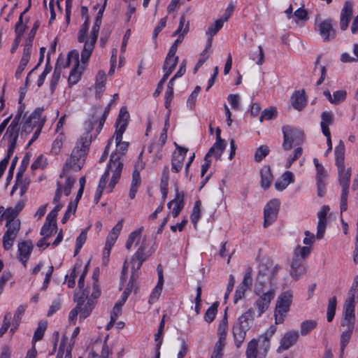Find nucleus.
Returning a JSON list of instances; mask_svg holds the SVG:
<instances>
[{
    "label": "nucleus",
    "mask_w": 358,
    "mask_h": 358,
    "mask_svg": "<svg viewBox=\"0 0 358 358\" xmlns=\"http://www.w3.org/2000/svg\"><path fill=\"white\" fill-rule=\"evenodd\" d=\"M86 124H88V131L83 134L78 140L76 147L72 150L70 157L66 159L64 164L62 171L60 173V178L65 176L69 171L77 172L80 171L85 162L92 143V136L91 131L93 129L94 122L89 120Z\"/></svg>",
    "instance_id": "obj_1"
},
{
    "label": "nucleus",
    "mask_w": 358,
    "mask_h": 358,
    "mask_svg": "<svg viewBox=\"0 0 358 358\" xmlns=\"http://www.w3.org/2000/svg\"><path fill=\"white\" fill-rule=\"evenodd\" d=\"M107 1H103V3L100 6L99 11L96 14L95 22L94 26L92 29V31L90 34V36L89 39H87V33L89 29V18L86 17L85 22L81 26L79 31L78 41L80 43L85 42L84 48L81 52V62L83 63H85L90 59L94 48V45L96 42L98 38V34L99 31L100 26L101 24V19L103 17V13L105 10Z\"/></svg>",
    "instance_id": "obj_2"
},
{
    "label": "nucleus",
    "mask_w": 358,
    "mask_h": 358,
    "mask_svg": "<svg viewBox=\"0 0 358 358\" xmlns=\"http://www.w3.org/2000/svg\"><path fill=\"white\" fill-rule=\"evenodd\" d=\"M124 134V125L122 126L120 129H116L115 131V143L116 149L114 152L112 153L109 162V164L106 169L109 171H112L113 176L110 182L108 185L110 191L114 188L115 185L117 183L123 168V163L121 158L126 154L128 148L129 143L122 141V136Z\"/></svg>",
    "instance_id": "obj_3"
},
{
    "label": "nucleus",
    "mask_w": 358,
    "mask_h": 358,
    "mask_svg": "<svg viewBox=\"0 0 358 358\" xmlns=\"http://www.w3.org/2000/svg\"><path fill=\"white\" fill-rule=\"evenodd\" d=\"M147 247L148 245L146 239L143 238L138 250L131 257V264L132 273L127 287L125 288V290L129 291L130 293L135 288V282L136 279L135 273L140 269L143 262L152 255V252H145Z\"/></svg>",
    "instance_id": "obj_4"
},
{
    "label": "nucleus",
    "mask_w": 358,
    "mask_h": 358,
    "mask_svg": "<svg viewBox=\"0 0 358 358\" xmlns=\"http://www.w3.org/2000/svg\"><path fill=\"white\" fill-rule=\"evenodd\" d=\"M337 167L339 183L342 188L340 203V210L342 213L347 210L348 208V196L351 177V170L350 168L345 169V165L338 166Z\"/></svg>",
    "instance_id": "obj_5"
},
{
    "label": "nucleus",
    "mask_w": 358,
    "mask_h": 358,
    "mask_svg": "<svg viewBox=\"0 0 358 358\" xmlns=\"http://www.w3.org/2000/svg\"><path fill=\"white\" fill-rule=\"evenodd\" d=\"M292 293L291 291H286L280 294L276 301L274 312L275 324H282L292 303Z\"/></svg>",
    "instance_id": "obj_6"
},
{
    "label": "nucleus",
    "mask_w": 358,
    "mask_h": 358,
    "mask_svg": "<svg viewBox=\"0 0 358 358\" xmlns=\"http://www.w3.org/2000/svg\"><path fill=\"white\" fill-rule=\"evenodd\" d=\"M284 141L282 148L285 150H289L292 145H299L303 141V132L301 129L291 127L284 126L282 129Z\"/></svg>",
    "instance_id": "obj_7"
},
{
    "label": "nucleus",
    "mask_w": 358,
    "mask_h": 358,
    "mask_svg": "<svg viewBox=\"0 0 358 358\" xmlns=\"http://www.w3.org/2000/svg\"><path fill=\"white\" fill-rule=\"evenodd\" d=\"M271 287L275 288V285L269 275V269L265 267L259 270L258 273L255 283V293L260 294L261 292L266 291Z\"/></svg>",
    "instance_id": "obj_8"
},
{
    "label": "nucleus",
    "mask_w": 358,
    "mask_h": 358,
    "mask_svg": "<svg viewBox=\"0 0 358 358\" xmlns=\"http://www.w3.org/2000/svg\"><path fill=\"white\" fill-rule=\"evenodd\" d=\"M315 30L319 33L323 41L327 42L335 38L336 32L331 19H326L315 24Z\"/></svg>",
    "instance_id": "obj_9"
},
{
    "label": "nucleus",
    "mask_w": 358,
    "mask_h": 358,
    "mask_svg": "<svg viewBox=\"0 0 358 358\" xmlns=\"http://www.w3.org/2000/svg\"><path fill=\"white\" fill-rule=\"evenodd\" d=\"M71 61L74 62V68L71 71L69 76V84L73 85L76 84L81 76V72L78 70L79 66L78 52L76 50H73L69 52L66 58L65 64L62 65L63 68H67L71 65Z\"/></svg>",
    "instance_id": "obj_10"
},
{
    "label": "nucleus",
    "mask_w": 358,
    "mask_h": 358,
    "mask_svg": "<svg viewBox=\"0 0 358 358\" xmlns=\"http://www.w3.org/2000/svg\"><path fill=\"white\" fill-rule=\"evenodd\" d=\"M275 294V287H271L260 294H257L259 298L256 300L255 306L258 310V316H260L268 308L271 301L273 299Z\"/></svg>",
    "instance_id": "obj_11"
},
{
    "label": "nucleus",
    "mask_w": 358,
    "mask_h": 358,
    "mask_svg": "<svg viewBox=\"0 0 358 358\" xmlns=\"http://www.w3.org/2000/svg\"><path fill=\"white\" fill-rule=\"evenodd\" d=\"M20 119V115H16L12 120L10 125L8 127L7 130L3 135L2 141L7 142V143L13 144L16 145L17 140L19 136V122Z\"/></svg>",
    "instance_id": "obj_12"
},
{
    "label": "nucleus",
    "mask_w": 358,
    "mask_h": 358,
    "mask_svg": "<svg viewBox=\"0 0 358 358\" xmlns=\"http://www.w3.org/2000/svg\"><path fill=\"white\" fill-rule=\"evenodd\" d=\"M178 152H174L171 159V171L173 173L180 172L184 165V162L186 157L187 148L179 146L177 143H175Z\"/></svg>",
    "instance_id": "obj_13"
},
{
    "label": "nucleus",
    "mask_w": 358,
    "mask_h": 358,
    "mask_svg": "<svg viewBox=\"0 0 358 358\" xmlns=\"http://www.w3.org/2000/svg\"><path fill=\"white\" fill-rule=\"evenodd\" d=\"M279 209V201L273 199L269 201L264 208V227H267L271 224L277 218Z\"/></svg>",
    "instance_id": "obj_14"
},
{
    "label": "nucleus",
    "mask_w": 358,
    "mask_h": 358,
    "mask_svg": "<svg viewBox=\"0 0 358 358\" xmlns=\"http://www.w3.org/2000/svg\"><path fill=\"white\" fill-rule=\"evenodd\" d=\"M276 331L275 326H271L270 328L258 338V343H259V356L260 358H265L266 355L270 348V339Z\"/></svg>",
    "instance_id": "obj_15"
},
{
    "label": "nucleus",
    "mask_w": 358,
    "mask_h": 358,
    "mask_svg": "<svg viewBox=\"0 0 358 358\" xmlns=\"http://www.w3.org/2000/svg\"><path fill=\"white\" fill-rule=\"evenodd\" d=\"M329 211L328 206H323L317 213L318 223L316 238L322 239L324 237L327 227V215Z\"/></svg>",
    "instance_id": "obj_16"
},
{
    "label": "nucleus",
    "mask_w": 358,
    "mask_h": 358,
    "mask_svg": "<svg viewBox=\"0 0 358 358\" xmlns=\"http://www.w3.org/2000/svg\"><path fill=\"white\" fill-rule=\"evenodd\" d=\"M355 322V304L349 303H344V317L341 322V326L354 328Z\"/></svg>",
    "instance_id": "obj_17"
},
{
    "label": "nucleus",
    "mask_w": 358,
    "mask_h": 358,
    "mask_svg": "<svg viewBox=\"0 0 358 358\" xmlns=\"http://www.w3.org/2000/svg\"><path fill=\"white\" fill-rule=\"evenodd\" d=\"M306 271L304 261H302V258H299L297 256L296 257H293L289 271L291 276L297 280L301 275L305 274Z\"/></svg>",
    "instance_id": "obj_18"
},
{
    "label": "nucleus",
    "mask_w": 358,
    "mask_h": 358,
    "mask_svg": "<svg viewBox=\"0 0 358 358\" xmlns=\"http://www.w3.org/2000/svg\"><path fill=\"white\" fill-rule=\"evenodd\" d=\"M353 13L352 5L350 2L346 1L341 12L340 28L342 31H345L351 20Z\"/></svg>",
    "instance_id": "obj_19"
},
{
    "label": "nucleus",
    "mask_w": 358,
    "mask_h": 358,
    "mask_svg": "<svg viewBox=\"0 0 358 358\" xmlns=\"http://www.w3.org/2000/svg\"><path fill=\"white\" fill-rule=\"evenodd\" d=\"M299 338V334L295 331H288L285 334L280 341L278 351L287 350L294 345Z\"/></svg>",
    "instance_id": "obj_20"
},
{
    "label": "nucleus",
    "mask_w": 358,
    "mask_h": 358,
    "mask_svg": "<svg viewBox=\"0 0 358 358\" xmlns=\"http://www.w3.org/2000/svg\"><path fill=\"white\" fill-rule=\"evenodd\" d=\"M173 206L171 215L173 217H176L184 207V193L182 192H177L174 199L168 203L169 208Z\"/></svg>",
    "instance_id": "obj_21"
},
{
    "label": "nucleus",
    "mask_w": 358,
    "mask_h": 358,
    "mask_svg": "<svg viewBox=\"0 0 358 358\" xmlns=\"http://www.w3.org/2000/svg\"><path fill=\"white\" fill-rule=\"evenodd\" d=\"M254 315V310L252 308H250L238 318L235 324L245 329L246 331H248L253 322Z\"/></svg>",
    "instance_id": "obj_22"
},
{
    "label": "nucleus",
    "mask_w": 358,
    "mask_h": 358,
    "mask_svg": "<svg viewBox=\"0 0 358 358\" xmlns=\"http://www.w3.org/2000/svg\"><path fill=\"white\" fill-rule=\"evenodd\" d=\"M67 340L68 338L66 335H63L56 358H71V350L74 341H73L71 343L66 345V341Z\"/></svg>",
    "instance_id": "obj_23"
},
{
    "label": "nucleus",
    "mask_w": 358,
    "mask_h": 358,
    "mask_svg": "<svg viewBox=\"0 0 358 358\" xmlns=\"http://www.w3.org/2000/svg\"><path fill=\"white\" fill-rule=\"evenodd\" d=\"M291 103L295 109L301 110L306 104L304 91H296L291 96Z\"/></svg>",
    "instance_id": "obj_24"
},
{
    "label": "nucleus",
    "mask_w": 358,
    "mask_h": 358,
    "mask_svg": "<svg viewBox=\"0 0 358 358\" xmlns=\"http://www.w3.org/2000/svg\"><path fill=\"white\" fill-rule=\"evenodd\" d=\"M294 182L293 174L291 171H285L281 178L275 183V187L277 190L282 191L285 189L289 184Z\"/></svg>",
    "instance_id": "obj_25"
},
{
    "label": "nucleus",
    "mask_w": 358,
    "mask_h": 358,
    "mask_svg": "<svg viewBox=\"0 0 358 358\" xmlns=\"http://www.w3.org/2000/svg\"><path fill=\"white\" fill-rule=\"evenodd\" d=\"M226 143L224 141H216L213 147L207 152V157L214 156L217 159H220L221 155L225 149Z\"/></svg>",
    "instance_id": "obj_26"
},
{
    "label": "nucleus",
    "mask_w": 358,
    "mask_h": 358,
    "mask_svg": "<svg viewBox=\"0 0 358 358\" xmlns=\"http://www.w3.org/2000/svg\"><path fill=\"white\" fill-rule=\"evenodd\" d=\"M17 258L29 257L33 250V244L31 241H25L18 243Z\"/></svg>",
    "instance_id": "obj_27"
},
{
    "label": "nucleus",
    "mask_w": 358,
    "mask_h": 358,
    "mask_svg": "<svg viewBox=\"0 0 358 358\" xmlns=\"http://www.w3.org/2000/svg\"><path fill=\"white\" fill-rule=\"evenodd\" d=\"M321 122L320 126L323 134H327L330 132L329 129V125L333 123V115L331 112L324 111L321 115Z\"/></svg>",
    "instance_id": "obj_28"
},
{
    "label": "nucleus",
    "mask_w": 358,
    "mask_h": 358,
    "mask_svg": "<svg viewBox=\"0 0 358 358\" xmlns=\"http://www.w3.org/2000/svg\"><path fill=\"white\" fill-rule=\"evenodd\" d=\"M246 331L244 329L234 324L233 327V335L235 341V343L237 348H240L241 344L243 343L245 336Z\"/></svg>",
    "instance_id": "obj_29"
},
{
    "label": "nucleus",
    "mask_w": 358,
    "mask_h": 358,
    "mask_svg": "<svg viewBox=\"0 0 358 358\" xmlns=\"http://www.w3.org/2000/svg\"><path fill=\"white\" fill-rule=\"evenodd\" d=\"M129 117V113L126 107H122L117 119L116 120L117 129H120L122 126L124 125V132L126 130V128L128 124V119Z\"/></svg>",
    "instance_id": "obj_30"
},
{
    "label": "nucleus",
    "mask_w": 358,
    "mask_h": 358,
    "mask_svg": "<svg viewBox=\"0 0 358 358\" xmlns=\"http://www.w3.org/2000/svg\"><path fill=\"white\" fill-rule=\"evenodd\" d=\"M143 231V227H141L138 229L134 231L129 234L125 245L127 250H129L135 242L136 244H137L140 241Z\"/></svg>",
    "instance_id": "obj_31"
},
{
    "label": "nucleus",
    "mask_w": 358,
    "mask_h": 358,
    "mask_svg": "<svg viewBox=\"0 0 358 358\" xmlns=\"http://www.w3.org/2000/svg\"><path fill=\"white\" fill-rule=\"evenodd\" d=\"M109 172L110 171L108 170H106V171L101 178V180L99 181L98 187L94 195V201L95 203H98V202L99 201V199L102 195L103 190L106 186V180L109 176Z\"/></svg>",
    "instance_id": "obj_32"
},
{
    "label": "nucleus",
    "mask_w": 358,
    "mask_h": 358,
    "mask_svg": "<svg viewBox=\"0 0 358 358\" xmlns=\"http://www.w3.org/2000/svg\"><path fill=\"white\" fill-rule=\"evenodd\" d=\"M273 180V176L269 168H264L261 171V186L264 189L270 187Z\"/></svg>",
    "instance_id": "obj_33"
},
{
    "label": "nucleus",
    "mask_w": 358,
    "mask_h": 358,
    "mask_svg": "<svg viewBox=\"0 0 358 358\" xmlns=\"http://www.w3.org/2000/svg\"><path fill=\"white\" fill-rule=\"evenodd\" d=\"M335 157L336 166H342L344 164L345 159V145L342 141H340L338 145L335 148Z\"/></svg>",
    "instance_id": "obj_34"
},
{
    "label": "nucleus",
    "mask_w": 358,
    "mask_h": 358,
    "mask_svg": "<svg viewBox=\"0 0 358 358\" xmlns=\"http://www.w3.org/2000/svg\"><path fill=\"white\" fill-rule=\"evenodd\" d=\"M141 179L140 173H132V181L129 190V196L131 199H134L136 196L138 187L141 185Z\"/></svg>",
    "instance_id": "obj_35"
},
{
    "label": "nucleus",
    "mask_w": 358,
    "mask_h": 358,
    "mask_svg": "<svg viewBox=\"0 0 358 358\" xmlns=\"http://www.w3.org/2000/svg\"><path fill=\"white\" fill-rule=\"evenodd\" d=\"M94 306V301L93 299H88L87 302L84 305V302L80 306L79 315L80 319H85L88 317Z\"/></svg>",
    "instance_id": "obj_36"
},
{
    "label": "nucleus",
    "mask_w": 358,
    "mask_h": 358,
    "mask_svg": "<svg viewBox=\"0 0 358 358\" xmlns=\"http://www.w3.org/2000/svg\"><path fill=\"white\" fill-rule=\"evenodd\" d=\"M16 145L8 143V151L6 157L0 162V178L3 175L6 166L9 162V160L13 155Z\"/></svg>",
    "instance_id": "obj_37"
},
{
    "label": "nucleus",
    "mask_w": 358,
    "mask_h": 358,
    "mask_svg": "<svg viewBox=\"0 0 358 358\" xmlns=\"http://www.w3.org/2000/svg\"><path fill=\"white\" fill-rule=\"evenodd\" d=\"M61 59L59 58L57 61L56 66L54 70V73L52 74L51 80H50V90L52 92H53L59 83L60 76H61V66L60 63Z\"/></svg>",
    "instance_id": "obj_38"
},
{
    "label": "nucleus",
    "mask_w": 358,
    "mask_h": 358,
    "mask_svg": "<svg viewBox=\"0 0 358 358\" xmlns=\"http://www.w3.org/2000/svg\"><path fill=\"white\" fill-rule=\"evenodd\" d=\"M178 62V57H166L164 61V64L163 66V70L164 72L171 74V73L175 69Z\"/></svg>",
    "instance_id": "obj_39"
},
{
    "label": "nucleus",
    "mask_w": 358,
    "mask_h": 358,
    "mask_svg": "<svg viewBox=\"0 0 358 358\" xmlns=\"http://www.w3.org/2000/svg\"><path fill=\"white\" fill-rule=\"evenodd\" d=\"M337 305V299L336 296H332L329 299L327 306V319L329 322H331L335 315Z\"/></svg>",
    "instance_id": "obj_40"
},
{
    "label": "nucleus",
    "mask_w": 358,
    "mask_h": 358,
    "mask_svg": "<svg viewBox=\"0 0 358 358\" xmlns=\"http://www.w3.org/2000/svg\"><path fill=\"white\" fill-rule=\"evenodd\" d=\"M218 305L219 302L216 301L207 309L204 315V320L206 322L210 323L214 320L217 312Z\"/></svg>",
    "instance_id": "obj_41"
},
{
    "label": "nucleus",
    "mask_w": 358,
    "mask_h": 358,
    "mask_svg": "<svg viewBox=\"0 0 358 358\" xmlns=\"http://www.w3.org/2000/svg\"><path fill=\"white\" fill-rule=\"evenodd\" d=\"M257 347L258 341L256 339H252L248 343L245 352L247 358H257Z\"/></svg>",
    "instance_id": "obj_42"
},
{
    "label": "nucleus",
    "mask_w": 358,
    "mask_h": 358,
    "mask_svg": "<svg viewBox=\"0 0 358 358\" xmlns=\"http://www.w3.org/2000/svg\"><path fill=\"white\" fill-rule=\"evenodd\" d=\"M317 326V322L315 320H306L301 324L300 332L302 336L308 334Z\"/></svg>",
    "instance_id": "obj_43"
},
{
    "label": "nucleus",
    "mask_w": 358,
    "mask_h": 358,
    "mask_svg": "<svg viewBox=\"0 0 358 358\" xmlns=\"http://www.w3.org/2000/svg\"><path fill=\"white\" fill-rule=\"evenodd\" d=\"M85 292H83V294H81V295L78 296L77 299V306H76V308L71 310V311L69 313V320L70 322L74 321L78 315L79 314L78 308H80V306H81L83 303L85 302Z\"/></svg>",
    "instance_id": "obj_44"
},
{
    "label": "nucleus",
    "mask_w": 358,
    "mask_h": 358,
    "mask_svg": "<svg viewBox=\"0 0 358 358\" xmlns=\"http://www.w3.org/2000/svg\"><path fill=\"white\" fill-rule=\"evenodd\" d=\"M189 31V22H186L185 16L182 15L180 19V23L178 29L173 32V36L181 34L184 36Z\"/></svg>",
    "instance_id": "obj_45"
},
{
    "label": "nucleus",
    "mask_w": 358,
    "mask_h": 358,
    "mask_svg": "<svg viewBox=\"0 0 358 358\" xmlns=\"http://www.w3.org/2000/svg\"><path fill=\"white\" fill-rule=\"evenodd\" d=\"M227 309L225 310V313L224 317L218 327L217 334L219 335V338H222L226 340L227 331L228 327V321H227Z\"/></svg>",
    "instance_id": "obj_46"
},
{
    "label": "nucleus",
    "mask_w": 358,
    "mask_h": 358,
    "mask_svg": "<svg viewBox=\"0 0 358 358\" xmlns=\"http://www.w3.org/2000/svg\"><path fill=\"white\" fill-rule=\"evenodd\" d=\"M63 206L62 204H57L51 210L46 217V222L45 223H49L50 224H52L53 226H57L56 218L58 214V212L62 208Z\"/></svg>",
    "instance_id": "obj_47"
},
{
    "label": "nucleus",
    "mask_w": 358,
    "mask_h": 358,
    "mask_svg": "<svg viewBox=\"0 0 358 358\" xmlns=\"http://www.w3.org/2000/svg\"><path fill=\"white\" fill-rule=\"evenodd\" d=\"M223 24V20H217L213 24L208 27V30L206 31V35L213 38V36H215L219 31V30L222 29Z\"/></svg>",
    "instance_id": "obj_48"
},
{
    "label": "nucleus",
    "mask_w": 358,
    "mask_h": 358,
    "mask_svg": "<svg viewBox=\"0 0 358 358\" xmlns=\"http://www.w3.org/2000/svg\"><path fill=\"white\" fill-rule=\"evenodd\" d=\"M6 227L8 228L6 233L17 237L20 229V221L17 220L13 222L6 223Z\"/></svg>",
    "instance_id": "obj_49"
},
{
    "label": "nucleus",
    "mask_w": 358,
    "mask_h": 358,
    "mask_svg": "<svg viewBox=\"0 0 358 358\" xmlns=\"http://www.w3.org/2000/svg\"><path fill=\"white\" fill-rule=\"evenodd\" d=\"M225 339H223V337L219 338L218 341L215 343L212 358H222V352L225 345Z\"/></svg>",
    "instance_id": "obj_50"
},
{
    "label": "nucleus",
    "mask_w": 358,
    "mask_h": 358,
    "mask_svg": "<svg viewBox=\"0 0 358 358\" xmlns=\"http://www.w3.org/2000/svg\"><path fill=\"white\" fill-rule=\"evenodd\" d=\"M37 115V114H31L29 118L26 120L24 125L22 126L21 131L22 136H23L24 134L27 135L33 131L34 128L31 125V121H33L32 120H34V119L38 118Z\"/></svg>",
    "instance_id": "obj_51"
},
{
    "label": "nucleus",
    "mask_w": 358,
    "mask_h": 358,
    "mask_svg": "<svg viewBox=\"0 0 358 358\" xmlns=\"http://www.w3.org/2000/svg\"><path fill=\"white\" fill-rule=\"evenodd\" d=\"M310 253V248L307 246L301 247L298 245L294 251L293 257H296V256L299 258H302V261H304V259L306 258Z\"/></svg>",
    "instance_id": "obj_52"
},
{
    "label": "nucleus",
    "mask_w": 358,
    "mask_h": 358,
    "mask_svg": "<svg viewBox=\"0 0 358 358\" xmlns=\"http://www.w3.org/2000/svg\"><path fill=\"white\" fill-rule=\"evenodd\" d=\"M269 153V148L267 145H263L258 148L255 154V160L260 162Z\"/></svg>",
    "instance_id": "obj_53"
},
{
    "label": "nucleus",
    "mask_w": 358,
    "mask_h": 358,
    "mask_svg": "<svg viewBox=\"0 0 358 358\" xmlns=\"http://www.w3.org/2000/svg\"><path fill=\"white\" fill-rule=\"evenodd\" d=\"M57 232V226L49 223H45L41 229V235L45 238H48L54 233Z\"/></svg>",
    "instance_id": "obj_54"
},
{
    "label": "nucleus",
    "mask_w": 358,
    "mask_h": 358,
    "mask_svg": "<svg viewBox=\"0 0 358 358\" xmlns=\"http://www.w3.org/2000/svg\"><path fill=\"white\" fill-rule=\"evenodd\" d=\"M277 115L276 109L274 107H270L262 111L259 117V121L262 122L264 120H270L275 118Z\"/></svg>",
    "instance_id": "obj_55"
},
{
    "label": "nucleus",
    "mask_w": 358,
    "mask_h": 358,
    "mask_svg": "<svg viewBox=\"0 0 358 358\" xmlns=\"http://www.w3.org/2000/svg\"><path fill=\"white\" fill-rule=\"evenodd\" d=\"M354 328L347 327V330L342 333L341 336V350L343 352L348 343Z\"/></svg>",
    "instance_id": "obj_56"
},
{
    "label": "nucleus",
    "mask_w": 358,
    "mask_h": 358,
    "mask_svg": "<svg viewBox=\"0 0 358 358\" xmlns=\"http://www.w3.org/2000/svg\"><path fill=\"white\" fill-rule=\"evenodd\" d=\"M31 52V44L27 43L24 48L23 55L20 62V64L26 67L28 64Z\"/></svg>",
    "instance_id": "obj_57"
},
{
    "label": "nucleus",
    "mask_w": 358,
    "mask_h": 358,
    "mask_svg": "<svg viewBox=\"0 0 358 358\" xmlns=\"http://www.w3.org/2000/svg\"><path fill=\"white\" fill-rule=\"evenodd\" d=\"M244 287H247L248 289H250L252 285V270L251 268H248L246 270L243 279L241 283Z\"/></svg>",
    "instance_id": "obj_58"
},
{
    "label": "nucleus",
    "mask_w": 358,
    "mask_h": 358,
    "mask_svg": "<svg viewBox=\"0 0 358 358\" xmlns=\"http://www.w3.org/2000/svg\"><path fill=\"white\" fill-rule=\"evenodd\" d=\"M87 240V230L83 231L78 237L76 238V248H75V254L76 256L80 250L83 244L85 243Z\"/></svg>",
    "instance_id": "obj_59"
},
{
    "label": "nucleus",
    "mask_w": 358,
    "mask_h": 358,
    "mask_svg": "<svg viewBox=\"0 0 358 358\" xmlns=\"http://www.w3.org/2000/svg\"><path fill=\"white\" fill-rule=\"evenodd\" d=\"M17 213L15 211L13 208H8L1 215V218L6 220V223H10L15 221V217L17 216Z\"/></svg>",
    "instance_id": "obj_60"
},
{
    "label": "nucleus",
    "mask_w": 358,
    "mask_h": 358,
    "mask_svg": "<svg viewBox=\"0 0 358 358\" xmlns=\"http://www.w3.org/2000/svg\"><path fill=\"white\" fill-rule=\"evenodd\" d=\"M169 180V166H165L163 169L161 182H160V189H168Z\"/></svg>",
    "instance_id": "obj_61"
},
{
    "label": "nucleus",
    "mask_w": 358,
    "mask_h": 358,
    "mask_svg": "<svg viewBox=\"0 0 358 358\" xmlns=\"http://www.w3.org/2000/svg\"><path fill=\"white\" fill-rule=\"evenodd\" d=\"M347 96V92L345 90H338L334 92L332 96V104H338L341 102L343 101Z\"/></svg>",
    "instance_id": "obj_62"
},
{
    "label": "nucleus",
    "mask_w": 358,
    "mask_h": 358,
    "mask_svg": "<svg viewBox=\"0 0 358 358\" xmlns=\"http://www.w3.org/2000/svg\"><path fill=\"white\" fill-rule=\"evenodd\" d=\"M15 238H16L15 236H14L11 234H8L5 232L3 234V248L6 250H10L12 248V246L13 245Z\"/></svg>",
    "instance_id": "obj_63"
},
{
    "label": "nucleus",
    "mask_w": 358,
    "mask_h": 358,
    "mask_svg": "<svg viewBox=\"0 0 358 358\" xmlns=\"http://www.w3.org/2000/svg\"><path fill=\"white\" fill-rule=\"evenodd\" d=\"M200 205H201V203L199 201H197L195 202L194 206L193 208V210H192V213L191 215V220L194 225L196 224L197 222L199 221V220L201 217Z\"/></svg>",
    "instance_id": "obj_64"
}]
</instances>
